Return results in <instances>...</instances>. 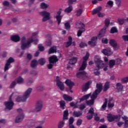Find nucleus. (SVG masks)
<instances>
[{
    "label": "nucleus",
    "mask_w": 128,
    "mask_h": 128,
    "mask_svg": "<svg viewBox=\"0 0 128 128\" xmlns=\"http://www.w3.org/2000/svg\"><path fill=\"white\" fill-rule=\"evenodd\" d=\"M34 42L32 37L28 38V40L26 39L25 36H23L21 38V48L22 50H26V48H28L30 46V44Z\"/></svg>",
    "instance_id": "nucleus-1"
},
{
    "label": "nucleus",
    "mask_w": 128,
    "mask_h": 128,
    "mask_svg": "<svg viewBox=\"0 0 128 128\" xmlns=\"http://www.w3.org/2000/svg\"><path fill=\"white\" fill-rule=\"evenodd\" d=\"M32 88H28L24 93L23 96L20 97V96H18L16 100V102H26L28 98L32 94Z\"/></svg>",
    "instance_id": "nucleus-2"
},
{
    "label": "nucleus",
    "mask_w": 128,
    "mask_h": 128,
    "mask_svg": "<svg viewBox=\"0 0 128 128\" xmlns=\"http://www.w3.org/2000/svg\"><path fill=\"white\" fill-rule=\"evenodd\" d=\"M106 34V30H102L99 34L98 36L97 37H92L90 41L88 42V44L92 46H94L96 44V40L97 38H102V36H104V34Z\"/></svg>",
    "instance_id": "nucleus-3"
},
{
    "label": "nucleus",
    "mask_w": 128,
    "mask_h": 128,
    "mask_svg": "<svg viewBox=\"0 0 128 128\" xmlns=\"http://www.w3.org/2000/svg\"><path fill=\"white\" fill-rule=\"evenodd\" d=\"M94 62L96 66L95 70H100V68H102L104 66V62L102 60H100V58L95 57Z\"/></svg>",
    "instance_id": "nucleus-4"
},
{
    "label": "nucleus",
    "mask_w": 128,
    "mask_h": 128,
    "mask_svg": "<svg viewBox=\"0 0 128 128\" xmlns=\"http://www.w3.org/2000/svg\"><path fill=\"white\" fill-rule=\"evenodd\" d=\"M14 94V93H12V94L8 98V101L4 102V105L6 107V108L7 110H10L12 109V107L14 106V102H12V96Z\"/></svg>",
    "instance_id": "nucleus-5"
},
{
    "label": "nucleus",
    "mask_w": 128,
    "mask_h": 128,
    "mask_svg": "<svg viewBox=\"0 0 128 128\" xmlns=\"http://www.w3.org/2000/svg\"><path fill=\"white\" fill-rule=\"evenodd\" d=\"M89 56L90 54L86 52V56L83 57V62L81 66L79 68V70H86V66H88L86 60H88Z\"/></svg>",
    "instance_id": "nucleus-6"
},
{
    "label": "nucleus",
    "mask_w": 128,
    "mask_h": 128,
    "mask_svg": "<svg viewBox=\"0 0 128 128\" xmlns=\"http://www.w3.org/2000/svg\"><path fill=\"white\" fill-rule=\"evenodd\" d=\"M96 90L92 94V98H94V96H98L99 94L100 93L102 90V84H97L96 85Z\"/></svg>",
    "instance_id": "nucleus-7"
},
{
    "label": "nucleus",
    "mask_w": 128,
    "mask_h": 128,
    "mask_svg": "<svg viewBox=\"0 0 128 128\" xmlns=\"http://www.w3.org/2000/svg\"><path fill=\"white\" fill-rule=\"evenodd\" d=\"M102 11V6H99L94 9L92 11V14H98V16L99 18H104L106 14L104 13H102L100 12Z\"/></svg>",
    "instance_id": "nucleus-8"
},
{
    "label": "nucleus",
    "mask_w": 128,
    "mask_h": 128,
    "mask_svg": "<svg viewBox=\"0 0 128 128\" xmlns=\"http://www.w3.org/2000/svg\"><path fill=\"white\" fill-rule=\"evenodd\" d=\"M76 26L78 28H80V30H78L77 36H82V34L84 32H86V29L84 28V24L83 23H78L76 24Z\"/></svg>",
    "instance_id": "nucleus-9"
},
{
    "label": "nucleus",
    "mask_w": 128,
    "mask_h": 128,
    "mask_svg": "<svg viewBox=\"0 0 128 128\" xmlns=\"http://www.w3.org/2000/svg\"><path fill=\"white\" fill-rule=\"evenodd\" d=\"M42 102L40 100L38 101L33 112H40V110H42Z\"/></svg>",
    "instance_id": "nucleus-10"
},
{
    "label": "nucleus",
    "mask_w": 128,
    "mask_h": 128,
    "mask_svg": "<svg viewBox=\"0 0 128 128\" xmlns=\"http://www.w3.org/2000/svg\"><path fill=\"white\" fill-rule=\"evenodd\" d=\"M56 84L60 90H64V82L60 81L58 76L56 77Z\"/></svg>",
    "instance_id": "nucleus-11"
},
{
    "label": "nucleus",
    "mask_w": 128,
    "mask_h": 128,
    "mask_svg": "<svg viewBox=\"0 0 128 128\" xmlns=\"http://www.w3.org/2000/svg\"><path fill=\"white\" fill-rule=\"evenodd\" d=\"M40 15L43 16L42 22H46V20H48L50 18V14L47 12H41Z\"/></svg>",
    "instance_id": "nucleus-12"
},
{
    "label": "nucleus",
    "mask_w": 128,
    "mask_h": 128,
    "mask_svg": "<svg viewBox=\"0 0 128 128\" xmlns=\"http://www.w3.org/2000/svg\"><path fill=\"white\" fill-rule=\"evenodd\" d=\"M87 118L88 120H90L92 118V116H98V113H94V108H92L89 110Z\"/></svg>",
    "instance_id": "nucleus-13"
},
{
    "label": "nucleus",
    "mask_w": 128,
    "mask_h": 128,
    "mask_svg": "<svg viewBox=\"0 0 128 128\" xmlns=\"http://www.w3.org/2000/svg\"><path fill=\"white\" fill-rule=\"evenodd\" d=\"M65 84H66L68 86V88H67L68 92H72V86H74V84L70 80H66L65 82Z\"/></svg>",
    "instance_id": "nucleus-14"
},
{
    "label": "nucleus",
    "mask_w": 128,
    "mask_h": 128,
    "mask_svg": "<svg viewBox=\"0 0 128 128\" xmlns=\"http://www.w3.org/2000/svg\"><path fill=\"white\" fill-rule=\"evenodd\" d=\"M108 120L110 122H114L115 120H120V117L116 115H112L111 114H108L107 116Z\"/></svg>",
    "instance_id": "nucleus-15"
},
{
    "label": "nucleus",
    "mask_w": 128,
    "mask_h": 128,
    "mask_svg": "<svg viewBox=\"0 0 128 128\" xmlns=\"http://www.w3.org/2000/svg\"><path fill=\"white\" fill-rule=\"evenodd\" d=\"M14 62V60L12 58H10L8 59L4 66V72H6V70L10 68V64H12V62Z\"/></svg>",
    "instance_id": "nucleus-16"
},
{
    "label": "nucleus",
    "mask_w": 128,
    "mask_h": 128,
    "mask_svg": "<svg viewBox=\"0 0 128 128\" xmlns=\"http://www.w3.org/2000/svg\"><path fill=\"white\" fill-rule=\"evenodd\" d=\"M76 46V42H72V36L68 37V42L65 43V46L66 48H68L70 46Z\"/></svg>",
    "instance_id": "nucleus-17"
},
{
    "label": "nucleus",
    "mask_w": 128,
    "mask_h": 128,
    "mask_svg": "<svg viewBox=\"0 0 128 128\" xmlns=\"http://www.w3.org/2000/svg\"><path fill=\"white\" fill-rule=\"evenodd\" d=\"M86 76V72L84 71H81L76 74L77 78L80 80H84Z\"/></svg>",
    "instance_id": "nucleus-18"
},
{
    "label": "nucleus",
    "mask_w": 128,
    "mask_h": 128,
    "mask_svg": "<svg viewBox=\"0 0 128 128\" xmlns=\"http://www.w3.org/2000/svg\"><path fill=\"white\" fill-rule=\"evenodd\" d=\"M102 54H104L105 56H108L112 54V52L110 50V48L102 50Z\"/></svg>",
    "instance_id": "nucleus-19"
},
{
    "label": "nucleus",
    "mask_w": 128,
    "mask_h": 128,
    "mask_svg": "<svg viewBox=\"0 0 128 128\" xmlns=\"http://www.w3.org/2000/svg\"><path fill=\"white\" fill-rule=\"evenodd\" d=\"M61 14H62V12L60 11L58 12H56V16L54 17L55 18H56L58 25H60V22L62 21V16H60Z\"/></svg>",
    "instance_id": "nucleus-20"
},
{
    "label": "nucleus",
    "mask_w": 128,
    "mask_h": 128,
    "mask_svg": "<svg viewBox=\"0 0 128 128\" xmlns=\"http://www.w3.org/2000/svg\"><path fill=\"white\" fill-rule=\"evenodd\" d=\"M24 118V114H18L16 118L15 122H22V120Z\"/></svg>",
    "instance_id": "nucleus-21"
},
{
    "label": "nucleus",
    "mask_w": 128,
    "mask_h": 128,
    "mask_svg": "<svg viewBox=\"0 0 128 128\" xmlns=\"http://www.w3.org/2000/svg\"><path fill=\"white\" fill-rule=\"evenodd\" d=\"M58 60V57L56 56H53L49 58V62L50 64H56Z\"/></svg>",
    "instance_id": "nucleus-22"
},
{
    "label": "nucleus",
    "mask_w": 128,
    "mask_h": 128,
    "mask_svg": "<svg viewBox=\"0 0 128 128\" xmlns=\"http://www.w3.org/2000/svg\"><path fill=\"white\" fill-rule=\"evenodd\" d=\"M91 100H90L86 101V104H88V106H92L94 103V100L98 96H94L92 98V95L91 96Z\"/></svg>",
    "instance_id": "nucleus-23"
},
{
    "label": "nucleus",
    "mask_w": 128,
    "mask_h": 128,
    "mask_svg": "<svg viewBox=\"0 0 128 128\" xmlns=\"http://www.w3.org/2000/svg\"><path fill=\"white\" fill-rule=\"evenodd\" d=\"M10 38L12 42H20V38L18 35L12 36Z\"/></svg>",
    "instance_id": "nucleus-24"
},
{
    "label": "nucleus",
    "mask_w": 128,
    "mask_h": 128,
    "mask_svg": "<svg viewBox=\"0 0 128 128\" xmlns=\"http://www.w3.org/2000/svg\"><path fill=\"white\" fill-rule=\"evenodd\" d=\"M92 82V81H88L84 85H83L82 86V90H84V92H86V90H88V86H90V84H91Z\"/></svg>",
    "instance_id": "nucleus-25"
},
{
    "label": "nucleus",
    "mask_w": 128,
    "mask_h": 128,
    "mask_svg": "<svg viewBox=\"0 0 128 128\" xmlns=\"http://www.w3.org/2000/svg\"><path fill=\"white\" fill-rule=\"evenodd\" d=\"M116 88L118 92H122L124 90V86L122 83H117L116 84Z\"/></svg>",
    "instance_id": "nucleus-26"
},
{
    "label": "nucleus",
    "mask_w": 128,
    "mask_h": 128,
    "mask_svg": "<svg viewBox=\"0 0 128 128\" xmlns=\"http://www.w3.org/2000/svg\"><path fill=\"white\" fill-rule=\"evenodd\" d=\"M63 98L64 100H66V102H72V97L68 96L66 94L63 95Z\"/></svg>",
    "instance_id": "nucleus-27"
},
{
    "label": "nucleus",
    "mask_w": 128,
    "mask_h": 128,
    "mask_svg": "<svg viewBox=\"0 0 128 128\" xmlns=\"http://www.w3.org/2000/svg\"><path fill=\"white\" fill-rule=\"evenodd\" d=\"M122 120L124 121V128H128V116H124L122 117Z\"/></svg>",
    "instance_id": "nucleus-28"
},
{
    "label": "nucleus",
    "mask_w": 128,
    "mask_h": 128,
    "mask_svg": "<svg viewBox=\"0 0 128 128\" xmlns=\"http://www.w3.org/2000/svg\"><path fill=\"white\" fill-rule=\"evenodd\" d=\"M37 66H38V61H36V60H34L31 62L30 66L31 68H36Z\"/></svg>",
    "instance_id": "nucleus-29"
},
{
    "label": "nucleus",
    "mask_w": 128,
    "mask_h": 128,
    "mask_svg": "<svg viewBox=\"0 0 128 128\" xmlns=\"http://www.w3.org/2000/svg\"><path fill=\"white\" fill-rule=\"evenodd\" d=\"M82 114V112L80 111H74L73 113V116L74 118H78Z\"/></svg>",
    "instance_id": "nucleus-30"
},
{
    "label": "nucleus",
    "mask_w": 128,
    "mask_h": 128,
    "mask_svg": "<svg viewBox=\"0 0 128 128\" xmlns=\"http://www.w3.org/2000/svg\"><path fill=\"white\" fill-rule=\"evenodd\" d=\"M64 120H60L58 124V128H62L64 126Z\"/></svg>",
    "instance_id": "nucleus-31"
},
{
    "label": "nucleus",
    "mask_w": 128,
    "mask_h": 128,
    "mask_svg": "<svg viewBox=\"0 0 128 128\" xmlns=\"http://www.w3.org/2000/svg\"><path fill=\"white\" fill-rule=\"evenodd\" d=\"M78 62L76 57H73L70 60L69 64H74Z\"/></svg>",
    "instance_id": "nucleus-32"
},
{
    "label": "nucleus",
    "mask_w": 128,
    "mask_h": 128,
    "mask_svg": "<svg viewBox=\"0 0 128 128\" xmlns=\"http://www.w3.org/2000/svg\"><path fill=\"white\" fill-rule=\"evenodd\" d=\"M48 6V4H46L44 2H42L40 4V8H42V10H46Z\"/></svg>",
    "instance_id": "nucleus-33"
},
{
    "label": "nucleus",
    "mask_w": 128,
    "mask_h": 128,
    "mask_svg": "<svg viewBox=\"0 0 128 128\" xmlns=\"http://www.w3.org/2000/svg\"><path fill=\"white\" fill-rule=\"evenodd\" d=\"M54 52H56V46H52L49 50L48 54H54Z\"/></svg>",
    "instance_id": "nucleus-34"
},
{
    "label": "nucleus",
    "mask_w": 128,
    "mask_h": 128,
    "mask_svg": "<svg viewBox=\"0 0 128 128\" xmlns=\"http://www.w3.org/2000/svg\"><path fill=\"white\" fill-rule=\"evenodd\" d=\"M91 94H88L84 96L81 98H80V102H84V100H88L90 96H91Z\"/></svg>",
    "instance_id": "nucleus-35"
},
{
    "label": "nucleus",
    "mask_w": 128,
    "mask_h": 128,
    "mask_svg": "<svg viewBox=\"0 0 128 128\" xmlns=\"http://www.w3.org/2000/svg\"><path fill=\"white\" fill-rule=\"evenodd\" d=\"M116 64V60H112L109 61V68H112Z\"/></svg>",
    "instance_id": "nucleus-36"
},
{
    "label": "nucleus",
    "mask_w": 128,
    "mask_h": 128,
    "mask_svg": "<svg viewBox=\"0 0 128 128\" xmlns=\"http://www.w3.org/2000/svg\"><path fill=\"white\" fill-rule=\"evenodd\" d=\"M110 46H113L114 48L116 46H118V44H116V41L114 40H110Z\"/></svg>",
    "instance_id": "nucleus-37"
},
{
    "label": "nucleus",
    "mask_w": 128,
    "mask_h": 128,
    "mask_svg": "<svg viewBox=\"0 0 128 128\" xmlns=\"http://www.w3.org/2000/svg\"><path fill=\"white\" fill-rule=\"evenodd\" d=\"M110 88V82H107L104 85V92H106Z\"/></svg>",
    "instance_id": "nucleus-38"
},
{
    "label": "nucleus",
    "mask_w": 128,
    "mask_h": 128,
    "mask_svg": "<svg viewBox=\"0 0 128 128\" xmlns=\"http://www.w3.org/2000/svg\"><path fill=\"white\" fill-rule=\"evenodd\" d=\"M60 108L62 110H64L66 107V102L64 100L60 102Z\"/></svg>",
    "instance_id": "nucleus-39"
},
{
    "label": "nucleus",
    "mask_w": 128,
    "mask_h": 128,
    "mask_svg": "<svg viewBox=\"0 0 128 128\" xmlns=\"http://www.w3.org/2000/svg\"><path fill=\"white\" fill-rule=\"evenodd\" d=\"M107 8H112L114 6V2L112 0H109L107 2V5L106 6Z\"/></svg>",
    "instance_id": "nucleus-40"
},
{
    "label": "nucleus",
    "mask_w": 128,
    "mask_h": 128,
    "mask_svg": "<svg viewBox=\"0 0 128 128\" xmlns=\"http://www.w3.org/2000/svg\"><path fill=\"white\" fill-rule=\"evenodd\" d=\"M68 110H66L64 112L63 120H68Z\"/></svg>",
    "instance_id": "nucleus-41"
},
{
    "label": "nucleus",
    "mask_w": 128,
    "mask_h": 128,
    "mask_svg": "<svg viewBox=\"0 0 128 128\" xmlns=\"http://www.w3.org/2000/svg\"><path fill=\"white\" fill-rule=\"evenodd\" d=\"M82 12L84 10L82 9H78L76 11V16H82Z\"/></svg>",
    "instance_id": "nucleus-42"
},
{
    "label": "nucleus",
    "mask_w": 128,
    "mask_h": 128,
    "mask_svg": "<svg viewBox=\"0 0 128 128\" xmlns=\"http://www.w3.org/2000/svg\"><path fill=\"white\" fill-rule=\"evenodd\" d=\"M16 80L17 84H20L24 83V78H22V77H18V78H17Z\"/></svg>",
    "instance_id": "nucleus-43"
},
{
    "label": "nucleus",
    "mask_w": 128,
    "mask_h": 128,
    "mask_svg": "<svg viewBox=\"0 0 128 128\" xmlns=\"http://www.w3.org/2000/svg\"><path fill=\"white\" fill-rule=\"evenodd\" d=\"M38 62L41 66H44L46 64V59L42 58L38 60Z\"/></svg>",
    "instance_id": "nucleus-44"
},
{
    "label": "nucleus",
    "mask_w": 128,
    "mask_h": 128,
    "mask_svg": "<svg viewBox=\"0 0 128 128\" xmlns=\"http://www.w3.org/2000/svg\"><path fill=\"white\" fill-rule=\"evenodd\" d=\"M72 10V6H70L64 10L66 12H70Z\"/></svg>",
    "instance_id": "nucleus-45"
},
{
    "label": "nucleus",
    "mask_w": 128,
    "mask_h": 128,
    "mask_svg": "<svg viewBox=\"0 0 128 128\" xmlns=\"http://www.w3.org/2000/svg\"><path fill=\"white\" fill-rule=\"evenodd\" d=\"M105 102L104 104L102 106V110H106V104H108V100L105 99Z\"/></svg>",
    "instance_id": "nucleus-46"
},
{
    "label": "nucleus",
    "mask_w": 128,
    "mask_h": 128,
    "mask_svg": "<svg viewBox=\"0 0 128 128\" xmlns=\"http://www.w3.org/2000/svg\"><path fill=\"white\" fill-rule=\"evenodd\" d=\"M110 32L111 34H114L115 32H118V29H116V28L115 27H112L111 28Z\"/></svg>",
    "instance_id": "nucleus-47"
},
{
    "label": "nucleus",
    "mask_w": 128,
    "mask_h": 128,
    "mask_svg": "<svg viewBox=\"0 0 128 128\" xmlns=\"http://www.w3.org/2000/svg\"><path fill=\"white\" fill-rule=\"evenodd\" d=\"M64 26H65L66 30H68L70 28V25L68 22L65 23Z\"/></svg>",
    "instance_id": "nucleus-48"
},
{
    "label": "nucleus",
    "mask_w": 128,
    "mask_h": 128,
    "mask_svg": "<svg viewBox=\"0 0 128 128\" xmlns=\"http://www.w3.org/2000/svg\"><path fill=\"white\" fill-rule=\"evenodd\" d=\"M2 4L4 6H10V2H8V1L5 0L2 2Z\"/></svg>",
    "instance_id": "nucleus-49"
},
{
    "label": "nucleus",
    "mask_w": 128,
    "mask_h": 128,
    "mask_svg": "<svg viewBox=\"0 0 128 128\" xmlns=\"http://www.w3.org/2000/svg\"><path fill=\"white\" fill-rule=\"evenodd\" d=\"M119 24H124V19L119 18L118 20Z\"/></svg>",
    "instance_id": "nucleus-50"
},
{
    "label": "nucleus",
    "mask_w": 128,
    "mask_h": 128,
    "mask_svg": "<svg viewBox=\"0 0 128 128\" xmlns=\"http://www.w3.org/2000/svg\"><path fill=\"white\" fill-rule=\"evenodd\" d=\"M79 108L80 110H84V108H86V104H81L79 106Z\"/></svg>",
    "instance_id": "nucleus-51"
},
{
    "label": "nucleus",
    "mask_w": 128,
    "mask_h": 128,
    "mask_svg": "<svg viewBox=\"0 0 128 128\" xmlns=\"http://www.w3.org/2000/svg\"><path fill=\"white\" fill-rule=\"evenodd\" d=\"M122 82L123 84H126V82H128V77H126V78H123L122 80Z\"/></svg>",
    "instance_id": "nucleus-52"
},
{
    "label": "nucleus",
    "mask_w": 128,
    "mask_h": 128,
    "mask_svg": "<svg viewBox=\"0 0 128 128\" xmlns=\"http://www.w3.org/2000/svg\"><path fill=\"white\" fill-rule=\"evenodd\" d=\"M38 48L39 49V50H40V52H43V50H44V48L42 44H39L38 46Z\"/></svg>",
    "instance_id": "nucleus-53"
},
{
    "label": "nucleus",
    "mask_w": 128,
    "mask_h": 128,
    "mask_svg": "<svg viewBox=\"0 0 128 128\" xmlns=\"http://www.w3.org/2000/svg\"><path fill=\"white\" fill-rule=\"evenodd\" d=\"M74 122V119L72 117H70L69 119V124H72Z\"/></svg>",
    "instance_id": "nucleus-54"
},
{
    "label": "nucleus",
    "mask_w": 128,
    "mask_h": 128,
    "mask_svg": "<svg viewBox=\"0 0 128 128\" xmlns=\"http://www.w3.org/2000/svg\"><path fill=\"white\" fill-rule=\"evenodd\" d=\"M82 120L79 119L77 120L76 124V126H80L82 124Z\"/></svg>",
    "instance_id": "nucleus-55"
},
{
    "label": "nucleus",
    "mask_w": 128,
    "mask_h": 128,
    "mask_svg": "<svg viewBox=\"0 0 128 128\" xmlns=\"http://www.w3.org/2000/svg\"><path fill=\"white\" fill-rule=\"evenodd\" d=\"M115 62L117 64H122V60L120 58L116 59V60H115Z\"/></svg>",
    "instance_id": "nucleus-56"
},
{
    "label": "nucleus",
    "mask_w": 128,
    "mask_h": 128,
    "mask_svg": "<svg viewBox=\"0 0 128 128\" xmlns=\"http://www.w3.org/2000/svg\"><path fill=\"white\" fill-rule=\"evenodd\" d=\"M30 74L32 76H36L38 74V72H36V71H32L30 72Z\"/></svg>",
    "instance_id": "nucleus-57"
},
{
    "label": "nucleus",
    "mask_w": 128,
    "mask_h": 128,
    "mask_svg": "<svg viewBox=\"0 0 128 128\" xmlns=\"http://www.w3.org/2000/svg\"><path fill=\"white\" fill-rule=\"evenodd\" d=\"M122 38L124 40L125 42H128V35L123 36Z\"/></svg>",
    "instance_id": "nucleus-58"
},
{
    "label": "nucleus",
    "mask_w": 128,
    "mask_h": 128,
    "mask_svg": "<svg viewBox=\"0 0 128 128\" xmlns=\"http://www.w3.org/2000/svg\"><path fill=\"white\" fill-rule=\"evenodd\" d=\"M110 24V20L109 19H106L105 20V26H108Z\"/></svg>",
    "instance_id": "nucleus-59"
},
{
    "label": "nucleus",
    "mask_w": 128,
    "mask_h": 128,
    "mask_svg": "<svg viewBox=\"0 0 128 128\" xmlns=\"http://www.w3.org/2000/svg\"><path fill=\"white\" fill-rule=\"evenodd\" d=\"M16 82H12L11 84L10 85V88H14L16 86Z\"/></svg>",
    "instance_id": "nucleus-60"
},
{
    "label": "nucleus",
    "mask_w": 128,
    "mask_h": 128,
    "mask_svg": "<svg viewBox=\"0 0 128 128\" xmlns=\"http://www.w3.org/2000/svg\"><path fill=\"white\" fill-rule=\"evenodd\" d=\"M80 46V48H84V46H86V44L84 42H81Z\"/></svg>",
    "instance_id": "nucleus-61"
},
{
    "label": "nucleus",
    "mask_w": 128,
    "mask_h": 128,
    "mask_svg": "<svg viewBox=\"0 0 128 128\" xmlns=\"http://www.w3.org/2000/svg\"><path fill=\"white\" fill-rule=\"evenodd\" d=\"M34 82V80L32 78H29L28 80L27 84H32Z\"/></svg>",
    "instance_id": "nucleus-62"
},
{
    "label": "nucleus",
    "mask_w": 128,
    "mask_h": 128,
    "mask_svg": "<svg viewBox=\"0 0 128 128\" xmlns=\"http://www.w3.org/2000/svg\"><path fill=\"white\" fill-rule=\"evenodd\" d=\"M115 1L116 4H117L118 6H120V2H122L120 0H115Z\"/></svg>",
    "instance_id": "nucleus-63"
},
{
    "label": "nucleus",
    "mask_w": 128,
    "mask_h": 128,
    "mask_svg": "<svg viewBox=\"0 0 128 128\" xmlns=\"http://www.w3.org/2000/svg\"><path fill=\"white\" fill-rule=\"evenodd\" d=\"M114 106V103H111L110 102H108V108H113Z\"/></svg>",
    "instance_id": "nucleus-64"
}]
</instances>
